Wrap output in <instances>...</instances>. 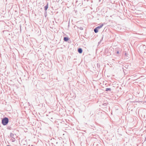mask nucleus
<instances>
[{
	"label": "nucleus",
	"mask_w": 146,
	"mask_h": 146,
	"mask_svg": "<svg viewBox=\"0 0 146 146\" xmlns=\"http://www.w3.org/2000/svg\"><path fill=\"white\" fill-rule=\"evenodd\" d=\"M16 135L13 133H11L10 135V139L12 142H13L15 141V137H16Z\"/></svg>",
	"instance_id": "1"
},
{
	"label": "nucleus",
	"mask_w": 146,
	"mask_h": 146,
	"mask_svg": "<svg viewBox=\"0 0 146 146\" xmlns=\"http://www.w3.org/2000/svg\"><path fill=\"white\" fill-rule=\"evenodd\" d=\"M8 119L7 118H5L2 119V123L3 125H5L8 123Z\"/></svg>",
	"instance_id": "2"
},
{
	"label": "nucleus",
	"mask_w": 146,
	"mask_h": 146,
	"mask_svg": "<svg viewBox=\"0 0 146 146\" xmlns=\"http://www.w3.org/2000/svg\"><path fill=\"white\" fill-rule=\"evenodd\" d=\"M78 52L80 54L82 53V50L81 48H78Z\"/></svg>",
	"instance_id": "3"
},
{
	"label": "nucleus",
	"mask_w": 146,
	"mask_h": 146,
	"mask_svg": "<svg viewBox=\"0 0 146 146\" xmlns=\"http://www.w3.org/2000/svg\"><path fill=\"white\" fill-rule=\"evenodd\" d=\"M48 8V3H47L46 5L44 7V10L46 11Z\"/></svg>",
	"instance_id": "4"
},
{
	"label": "nucleus",
	"mask_w": 146,
	"mask_h": 146,
	"mask_svg": "<svg viewBox=\"0 0 146 146\" xmlns=\"http://www.w3.org/2000/svg\"><path fill=\"white\" fill-rule=\"evenodd\" d=\"M63 39L66 42L68 40L69 38L68 37H64Z\"/></svg>",
	"instance_id": "5"
},
{
	"label": "nucleus",
	"mask_w": 146,
	"mask_h": 146,
	"mask_svg": "<svg viewBox=\"0 0 146 146\" xmlns=\"http://www.w3.org/2000/svg\"><path fill=\"white\" fill-rule=\"evenodd\" d=\"M103 25V24H102L101 25L97 27H96L97 28V29H100L102 27Z\"/></svg>",
	"instance_id": "6"
},
{
	"label": "nucleus",
	"mask_w": 146,
	"mask_h": 146,
	"mask_svg": "<svg viewBox=\"0 0 146 146\" xmlns=\"http://www.w3.org/2000/svg\"><path fill=\"white\" fill-rule=\"evenodd\" d=\"M98 29H97V27L95 28L94 29V32L95 33H98Z\"/></svg>",
	"instance_id": "7"
},
{
	"label": "nucleus",
	"mask_w": 146,
	"mask_h": 146,
	"mask_svg": "<svg viewBox=\"0 0 146 146\" xmlns=\"http://www.w3.org/2000/svg\"><path fill=\"white\" fill-rule=\"evenodd\" d=\"M111 89L110 88H106V89L105 91H111Z\"/></svg>",
	"instance_id": "8"
},
{
	"label": "nucleus",
	"mask_w": 146,
	"mask_h": 146,
	"mask_svg": "<svg viewBox=\"0 0 146 146\" xmlns=\"http://www.w3.org/2000/svg\"><path fill=\"white\" fill-rule=\"evenodd\" d=\"M117 54H119V51H117Z\"/></svg>",
	"instance_id": "9"
},
{
	"label": "nucleus",
	"mask_w": 146,
	"mask_h": 146,
	"mask_svg": "<svg viewBox=\"0 0 146 146\" xmlns=\"http://www.w3.org/2000/svg\"><path fill=\"white\" fill-rule=\"evenodd\" d=\"M125 56H127V54L126 53H125Z\"/></svg>",
	"instance_id": "10"
},
{
	"label": "nucleus",
	"mask_w": 146,
	"mask_h": 146,
	"mask_svg": "<svg viewBox=\"0 0 146 146\" xmlns=\"http://www.w3.org/2000/svg\"><path fill=\"white\" fill-rule=\"evenodd\" d=\"M104 104H105V105H106V103H104Z\"/></svg>",
	"instance_id": "11"
},
{
	"label": "nucleus",
	"mask_w": 146,
	"mask_h": 146,
	"mask_svg": "<svg viewBox=\"0 0 146 146\" xmlns=\"http://www.w3.org/2000/svg\"><path fill=\"white\" fill-rule=\"evenodd\" d=\"M101 0H99V2H100Z\"/></svg>",
	"instance_id": "12"
},
{
	"label": "nucleus",
	"mask_w": 146,
	"mask_h": 146,
	"mask_svg": "<svg viewBox=\"0 0 146 146\" xmlns=\"http://www.w3.org/2000/svg\"><path fill=\"white\" fill-rule=\"evenodd\" d=\"M46 15H45V17H46Z\"/></svg>",
	"instance_id": "13"
},
{
	"label": "nucleus",
	"mask_w": 146,
	"mask_h": 146,
	"mask_svg": "<svg viewBox=\"0 0 146 146\" xmlns=\"http://www.w3.org/2000/svg\"><path fill=\"white\" fill-rule=\"evenodd\" d=\"M7 146H9V145H7Z\"/></svg>",
	"instance_id": "14"
}]
</instances>
